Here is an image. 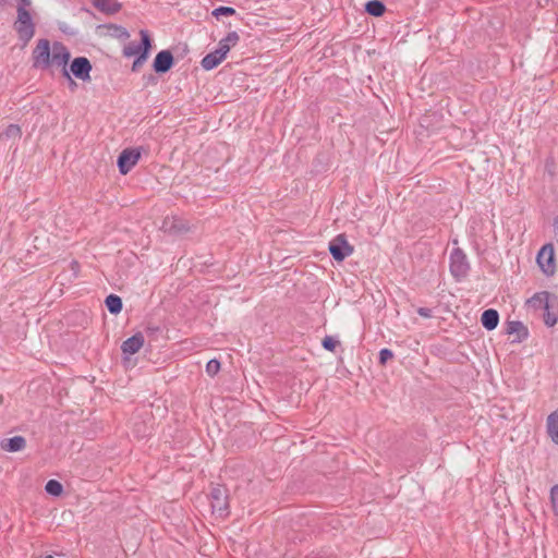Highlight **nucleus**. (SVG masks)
I'll use <instances>...</instances> for the list:
<instances>
[{"label":"nucleus","instance_id":"nucleus-7","mask_svg":"<svg viewBox=\"0 0 558 558\" xmlns=\"http://www.w3.org/2000/svg\"><path fill=\"white\" fill-rule=\"evenodd\" d=\"M92 64L85 57L75 58L71 65L70 71L76 78L85 82L90 80Z\"/></svg>","mask_w":558,"mask_h":558},{"label":"nucleus","instance_id":"nucleus-37","mask_svg":"<svg viewBox=\"0 0 558 558\" xmlns=\"http://www.w3.org/2000/svg\"><path fill=\"white\" fill-rule=\"evenodd\" d=\"M44 558H53V556H51V555H47V556H45Z\"/></svg>","mask_w":558,"mask_h":558},{"label":"nucleus","instance_id":"nucleus-14","mask_svg":"<svg viewBox=\"0 0 558 558\" xmlns=\"http://www.w3.org/2000/svg\"><path fill=\"white\" fill-rule=\"evenodd\" d=\"M526 305L534 311H547L549 308V293L546 291L535 293L527 300Z\"/></svg>","mask_w":558,"mask_h":558},{"label":"nucleus","instance_id":"nucleus-12","mask_svg":"<svg viewBox=\"0 0 558 558\" xmlns=\"http://www.w3.org/2000/svg\"><path fill=\"white\" fill-rule=\"evenodd\" d=\"M173 65V56L169 50H162L157 53L154 60V70L157 73L168 72Z\"/></svg>","mask_w":558,"mask_h":558},{"label":"nucleus","instance_id":"nucleus-13","mask_svg":"<svg viewBox=\"0 0 558 558\" xmlns=\"http://www.w3.org/2000/svg\"><path fill=\"white\" fill-rule=\"evenodd\" d=\"M144 345V336L138 332L122 342L121 350L124 354H135Z\"/></svg>","mask_w":558,"mask_h":558},{"label":"nucleus","instance_id":"nucleus-25","mask_svg":"<svg viewBox=\"0 0 558 558\" xmlns=\"http://www.w3.org/2000/svg\"><path fill=\"white\" fill-rule=\"evenodd\" d=\"M240 37L238 35L236 32H230L225 38H222L220 41L223 43L225 45H227V47L229 49H231L232 47H234L238 41H239Z\"/></svg>","mask_w":558,"mask_h":558},{"label":"nucleus","instance_id":"nucleus-24","mask_svg":"<svg viewBox=\"0 0 558 558\" xmlns=\"http://www.w3.org/2000/svg\"><path fill=\"white\" fill-rule=\"evenodd\" d=\"M45 489L52 496H60L62 494L63 487L58 481L50 480L47 482Z\"/></svg>","mask_w":558,"mask_h":558},{"label":"nucleus","instance_id":"nucleus-35","mask_svg":"<svg viewBox=\"0 0 558 558\" xmlns=\"http://www.w3.org/2000/svg\"><path fill=\"white\" fill-rule=\"evenodd\" d=\"M417 313H418V315H421L422 317H426V318H428V317H430V316H432L430 310H429V308H426V307H420V308L417 310Z\"/></svg>","mask_w":558,"mask_h":558},{"label":"nucleus","instance_id":"nucleus-17","mask_svg":"<svg viewBox=\"0 0 558 558\" xmlns=\"http://www.w3.org/2000/svg\"><path fill=\"white\" fill-rule=\"evenodd\" d=\"M223 60H225V57H222V54L220 52L215 50V51L206 54L203 58L201 64H202L203 69L209 71V70H213L216 66H218Z\"/></svg>","mask_w":558,"mask_h":558},{"label":"nucleus","instance_id":"nucleus-1","mask_svg":"<svg viewBox=\"0 0 558 558\" xmlns=\"http://www.w3.org/2000/svg\"><path fill=\"white\" fill-rule=\"evenodd\" d=\"M23 2L17 7V20L15 22V29L20 39L27 43L34 36L35 29L32 22L29 12L26 10Z\"/></svg>","mask_w":558,"mask_h":558},{"label":"nucleus","instance_id":"nucleus-32","mask_svg":"<svg viewBox=\"0 0 558 558\" xmlns=\"http://www.w3.org/2000/svg\"><path fill=\"white\" fill-rule=\"evenodd\" d=\"M393 357V353L389 349H381L379 352V362L380 364H386L389 360Z\"/></svg>","mask_w":558,"mask_h":558},{"label":"nucleus","instance_id":"nucleus-9","mask_svg":"<svg viewBox=\"0 0 558 558\" xmlns=\"http://www.w3.org/2000/svg\"><path fill=\"white\" fill-rule=\"evenodd\" d=\"M141 153L137 149H124L119 158L118 166L122 174H126L138 161Z\"/></svg>","mask_w":558,"mask_h":558},{"label":"nucleus","instance_id":"nucleus-3","mask_svg":"<svg viewBox=\"0 0 558 558\" xmlns=\"http://www.w3.org/2000/svg\"><path fill=\"white\" fill-rule=\"evenodd\" d=\"M52 46L49 40L39 39L35 49L33 50L34 66L39 69L50 68Z\"/></svg>","mask_w":558,"mask_h":558},{"label":"nucleus","instance_id":"nucleus-27","mask_svg":"<svg viewBox=\"0 0 558 558\" xmlns=\"http://www.w3.org/2000/svg\"><path fill=\"white\" fill-rule=\"evenodd\" d=\"M550 504L555 515L558 518V485L550 489Z\"/></svg>","mask_w":558,"mask_h":558},{"label":"nucleus","instance_id":"nucleus-36","mask_svg":"<svg viewBox=\"0 0 558 558\" xmlns=\"http://www.w3.org/2000/svg\"><path fill=\"white\" fill-rule=\"evenodd\" d=\"M7 0H0V8L5 3ZM25 5H31V0H20Z\"/></svg>","mask_w":558,"mask_h":558},{"label":"nucleus","instance_id":"nucleus-28","mask_svg":"<svg viewBox=\"0 0 558 558\" xmlns=\"http://www.w3.org/2000/svg\"><path fill=\"white\" fill-rule=\"evenodd\" d=\"M220 369V363L218 360L216 359H213L210 361H208L207 365H206V373L209 375V376H215Z\"/></svg>","mask_w":558,"mask_h":558},{"label":"nucleus","instance_id":"nucleus-15","mask_svg":"<svg viewBox=\"0 0 558 558\" xmlns=\"http://www.w3.org/2000/svg\"><path fill=\"white\" fill-rule=\"evenodd\" d=\"M481 323L487 330H494L499 323L498 312L493 308L484 311L481 317Z\"/></svg>","mask_w":558,"mask_h":558},{"label":"nucleus","instance_id":"nucleus-31","mask_svg":"<svg viewBox=\"0 0 558 558\" xmlns=\"http://www.w3.org/2000/svg\"><path fill=\"white\" fill-rule=\"evenodd\" d=\"M109 28L112 29L113 35L120 39H128L130 37L129 32L124 27L111 25Z\"/></svg>","mask_w":558,"mask_h":558},{"label":"nucleus","instance_id":"nucleus-18","mask_svg":"<svg viewBox=\"0 0 558 558\" xmlns=\"http://www.w3.org/2000/svg\"><path fill=\"white\" fill-rule=\"evenodd\" d=\"M26 446L25 438L22 436H14L12 438L5 439L2 442V449L9 452H16L24 449Z\"/></svg>","mask_w":558,"mask_h":558},{"label":"nucleus","instance_id":"nucleus-8","mask_svg":"<svg viewBox=\"0 0 558 558\" xmlns=\"http://www.w3.org/2000/svg\"><path fill=\"white\" fill-rule=\"evenodd\" d=\"M213 511L220 517L226 515L228 510V501L226 489L221 486L214 487L210 493Z\"/></svg>","mask_w":558,"mask_h":558},{"label":"nucleus","instance_id":"nucleus-33","mask_svg":"<svg viewBox=\"0 0 558 558\" xmlns=\"http://www.w3.org/2000/svg\"><path fill=\"white\" fill-rule=\"evenodd\" d=\"M546 312L547 313L545 314V317H544L545 324L547 326L551 327L557 323V316L553 313H549L548 310Z\"/></svg>","mask_w":558,"mask_h":558},{"label":"nucleus","instance_id":"nucleus-19","mask_svg":"<svg viewBox=\"0 0 558 558\" xmlns=\"http://www.w3.org/2000/svg\"><path fill=\"white\" fill-rule=\"evenodd\" d=\"M507 332L509 335L515 333V341H522L527 337V329L521 322H509Z\"/></svg>","mask_w":558,"mask_h":558},{"label":"nucleus","instance_id":"nucleus-23","mask_svg":"<svg viewBox=\"0 0 558 558\" xmlns=\"http://www.w3.org/2000/svg\"><path fill=\"white\" fill-rule=\"evenodd\" d=\"M142 51H143V41L141 44H136V43L132 41L124 47L123 54L125 57H134V56L138 57Z\"/></svg>","mask_w":558,"mask_h":558},{"label":"nucleus","instance_id":"nucleus-10","mask_svg":"<svg viewBox=\"0 0 558 558\" xmlns=\"http://www.w3.org/2000/svg\"><path fill=\"white\" fill-rule=\"evenodd\" d=\"M161 229L169 233H184L187 232L191 227L184 219L172 216L165 218Z\"/></svg>","mask_w":558,"mask_h":558},{"label":"nucleus","instance_id":"nucleus-29","mask_svg":"<svg viewBox=\"0 0 558 558\" xmlns=\"http://www.w3.org/2000/svg\"><path fill=\"white\" fill-rule=\"evenodd\" d=\"M211 14L215 16V17H219L221 15H234L235 14V10L231 7H219V8H216Z\"/></svg>","mask_w":558,"mask_h":558},{"label":"nucleus","instance_id":"nucleus-16","mask_svg":"<svg viewBox=\"0 0 558 558\" xmlns=\"http://www.w3.org/2000/svg\"><path fill=\"white\" fill-rule=\"evenodd\" d=\"M92 3L99 11L107 14H114L121 9V4L114 0H92Z\"/></svg>","mask_w":558,"mask_h":558},{"label":"nucleus","instance_id":"nucleus-11","mask_svg":"<svg viewBox=\"0 0 558 558\" xmlns=\"http://www.w3.org/2000/svg\"><path fill=\"white\" fill-rule=\"evenodd\" d=\"M141 39L143 41V51L141 54L134 60L132 64V71H137L147 60L149 50L151 48V40L147 31H140Z\"/></svg>","mask_w":558,"mask_h":558},{"label":"nucleus","instance_id":"nucleus-22","mask_svg":"<svg viewBox=\"0 0 558 558\" xmlns=\"http://www.w3.org/2000/svg\"><path fill=\"white\" fill-rule=\"evenodd\" d=\"M385 10L384 3L379 0H372L365 4V11L373 16H381Z\"/></svg>","mask_w":558,"mask_h":558},{"label":"nucleus","instance_id":"nucleus-4","mask_svg":"<svg viewBox=\"0 0 558 558\" xmlns=\"http://www.w3.org/2000/svg\"><path fill=\"white\" fill-rule=\"evenodd\" d=\"M537 264L546 276H551L556 271L554 246L551 244L544 245L537 254Z\"/></svg>","mask_w":558,"mask_h":558},{"label":"nucleus","instance_id":"nucleus-21","mask_svg":"<svg viewBox=\"0 0 558 558\" xmlns=\"http://www.w3.org/2000/svg\"><path fill=\"white\" fill-rule=\"evenodd\" d=\"M106 306L111 314H119L122 310V300L116 294H110L106 298Z\"/></svg>","mask_w":558,"mask_h":558},{"label":"nucleus","instance_id":"nucleus-26","mask_svg":"<svg viewBox=\"0 0 558 558\" xmlns=\"http://www.w3.org/2000/svg\"><path fill=\"white\" fill-rule=\"evenodd\" d=\"M2 136H5L8 138H19L21 136L20 126L15 124H10L3 132Z\"/></svg>","mask_w":558,"mask_h":558},{"label":"nucleus","instance_id":"nucleus-20","mask_svg":"<svg viewBox=\"0 0 558 558\" xmlns=\"http://www.w3.org/2000/svg\"><path fill=\"white\" fill-rule=\"evenodd\" d=\"M547 429L551 439L558 444V412L551 413L547 418Z\"/></svg>","mask_w":558,"mask_h":558},{"label":"nucleus","instance_id":"nucleus-30","mask_svg":"<svg viewBox=\"0 0 558 558\" xmlns=\"http://www.w3.org/2000/svg\"><path fill=\"white\" fill-rule=\"evenodd\" d=\"M338 344H339V341L331 336H326L323 339V347L328 351H331V352L335 351V349L337 348Z\"/></svg>","mask_w":558,"mask_h":558},{"label":"nucleus","instance_id":"nucleus-34","mask_svg":"<svg viewBox=\"0 0 558 558\" xmlns=\"http://www.w3.org/2000/svg\"><path fill=\"white\" fill-rule=\"evenodd\" d=\"M218 52L222 54V57H227V53L230 51V49L225 45L223 43L219 41L218 48L216 49Z\"/></svg>","mask_w":558,"mask_h":558},{"label":"nucleus","instance_id":"nucleus-5","mask_svg":"<svg viewBox=\"0 0 558 558\" xmlns=\"http://www.w3.org/2000/svg\"><path fill=\"white\" fill-rule=\"evenodd\" d=\"M329 252L336 260L342 262L353 253V246L348 243L344 234H339L330 241Z\"/></svg>","mask_w":558,"mask_h":558},{"label":"nucleus","instance_id":"nucleus-2","mask_svg":"<svg viewBox=\"0 0 558 558\" xmlns=\"http://www.w3.org/2000/svg\"><path fill=\"white\" fill-rule=\"evenodd\" d=\"M70 51L61 43H53L52 51L50 57V66L61 68L63 75L71 80L70 72L66 69V64L70 60Z\"/></svg>","mask_w":558,"mask_h":558},{"label":"nucleus","instance_id":"nucleus-6","mask_svg":"<svg viewBox=\"0 0 558 558\" xmlns=\"http://www.w3.org/2000/svg\"><path fill=\"white\" fill-rule=\"evenodd\" d=\"M469 270V264L466 262L465 254L460 250L456 248L450 255V271L451 274L460 279L466 275Z\"/></svg>","mask_w":558,"mask_h":558}]
</instances>
